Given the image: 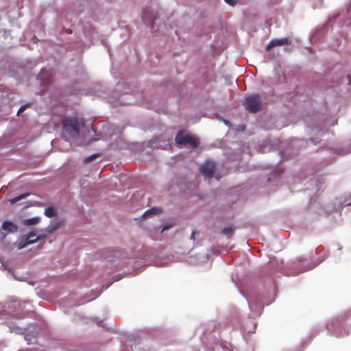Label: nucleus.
<instances>
[{
	"label": "nucleus",
	"instance_id": "12",
	"mask_svg": "<svg viewBox=\"0 0 351 351\" xmlns=\"http://www.w3.org/2000/svg\"><path fill=\"white\" fill-rule=\"evenodd\" d=\"M39 222V218L38 217H33L28 219H26L25 221V224L27 226H32L38 223Z\"/></svg>",
	"mask_w": 351,
	"mask_h": 351
},
{
	"label": "nucleus",
	"instance_id": "3",
	"mask_svg": "<svg viewBox=\"0 0 351 351\" xmlns=\"http://www.w3.org/2000/svg\"><path fill=\"white\" fill-rule=\"evenodd\" d=\"M244 106L252 113L259 111L261 108V100L258 94L247 96L245 99Z\"/></svg>",
	"mask_w": 351,
	"mask_h": 351
},
{
	"label": "nucleus",
	"instance_id": "16",
	"mask_svg": "<svg viewBox=\"0 0 351 351\" xmlns=\"http://www.w3.org/2000/svg\"><path fill=\"white\" fill-rule=\"evenodd\" d=\"M143 19L145 23H147L150 26H152V23H153V21H154L152 18H150V19L149 21H147L145 15L143 14Z\"/></svg>",
	"mask_w": 351,
	"mask_h": 351
},
{
	"label": "nucleus",
	"instance_id": "18",
	"mask_svg": "<svg viewBox=\"0 0 351 351\" xmlns=\"http://www.w3.org/2000/svg\"><path fill=\"white\" fill-rule=\"evenodd\" d=\"M228 4L230 5H234L235 4L234 0H224Z\"/></svg>",
	"mask_w": 351,
	"mask_h": 351
},
{
	"label": "nucleus",
	"instance_id": "13",
	"mask_svg": "<svg viewBox=\"0 0 351 351\" xmlns=\"http://www.w3.org/2000/svg\"><path fill=\"white\" fill-rule=\"evenodd\" d=\"M99 156V154H93L88 157H86L83 160V162L84 164H87L91 161H93V160L96 159L97 158H98Z\"/></svg>",
	"mask_w": 351,
	"mask_h": 351
},
{
	"label": "nucleus",
	"instance_id": "11",
	"mask_svg": "<svg viewBox=\"0 0 351 351\" xmlns=\"http://www.w3.org/2000/svg\"><path fill=\"white\" fill-rule=\"evenodd\" d=\"M234 233V228L230 226L226 227L221 230V234L231 237Z\"/></svg>",
	"mask_w": 351,
	"mask_h": 351
},
{
	"label": "nucleus",
	"instance_id": "8",
	"mask_svg": "<svg viewBox=\"0 0 351 351\" xmlns=\"http://www.w3.org/2000/svg\"><path fill=\"white\" fill-rule=\"evenodd\" d=\"M161 213V210L158 208H152L150 209H148L147 210H146L145 212V213L143 215V217L145 218V217H147L148 216H150V215H156L158 213Z\"/></svg>",
	"mask_w": 351,
	"mask_h": 351
},
{
	"label": "nucleus",
	"instance_id": "14",
	"mask_svg": "<svg viewBox=\"0 0 351 351\" xmlns=\"http://www.w3.org/2000/svg\"><path fill=\"white\" fill-rule=\"evenodd\" d=\"M29 195L28 193H24V194H22V195H20L14 198H13L12 200H11V202L12 203H16L18 201L22 199H24L25 197H27V196Z\"/></svg>",
	"mask_w": 351,
	"mask_h": 351
},
{
	"label": "nucleus",
	"instance_id": "10",
	"mask_svg": "<svg viewBox=\"0 0 351 351\" xmlns=\"http://www.w3.org/2000/svg\"><path fill=\"white\" fill-rule=\"evenodd\" d=\"M45 215L48 217H53L56 215V210L53 207L49 206L45 208Z\"/></svg>",
	"mask_w": 351,
	"mask_h": 351
},
{
	"label": "nucleus",
	"instance_id": "4",
	"mask_svg": "<svg viewBox=\"0 0 351 351\" xmlns=\"http://www.w3.org/2000/svg\"><path fill=\"white\" fill-rule=\"evenodd\" d=\"M201 173L206 178L213 177L215 171V163L213 161H206L199 168Z\"/></svg>",
	"mask_w": 351,
	"mask_h": 351
},
{
	"label": "nucleus",
	"instance_id": "20",
	"mask_svg": "<svg viewBox=\"0 0 351 351\" xmlns=\"http://www.w3.org/2000/svg\"><path fill=\"white\" fill-rule=\"evenodd\" d=\"M347 78H348V84H351V74H348L347 75Z\"/></svg>",
	"mask_w": 351,
	"mask_h": 351
},
{
	"label": "nucleus",
	"instance_id": "5",
	"mask_svg": "<svg viewBox=\"0 0 351 351\" xmlns=\"http://www.w3.org/2000/svg\"><path fill=\"white\" fill-rule=\"evenodd\" d=\"M290 44V40L287 38L282 39H274L269 41L266 46V50L269 51L271 48L276 46L287 45Z\"/></svg>",
	"mask_w": 351,
	"mask_h": 351
},
{
	"label": "nucleus",
	"instance_id": "7",
	"mask_svg": "<svg viewBox=\"0 0 351 351\" xmlns=\"http://www.w3.org/2000/svg\"><path fill=\"white\" fill-rule=\"evenodd\" d=\"M1 228L8 232H15L18 230V226L10 221H4L2 224Z\"/></svg>",
	"mask_w": 351,
	"mask_h": 351
},
{
	"label": "nucleus",
	"instance_id": "2",
	"mask_svg": "<svg viewBox=\"0 0 351 351\" xmlns=\"http://www.w3.org/2000/svg\"><path fill=\"white\" fill-rule=\"evenodd\" d=\"M176 143L179 145H189L192 148H197L199 145V139L184 130L179 131L175 138Z\"/></svg>",
	"mask_w": 351,
	"mask_h": 351
},
{
	"label": "nucleus",
	"instance_id": "15",
	"mask_svg": "<svg viewBox=\"0 0 351 351\" xmlns=\"http://www.w3.org/2000/svg\"><path fill=\"white\" fill-rule=\"evenodd\" d=\"M30 106H31V104H26L21 106L17 112V115H19L21 113H22L26 108H27Z\"/></svg>",
	"mask_w": 351,
	"mask_h": 351
},
{
	"label": "nucleus",
	"instance_id": "9",
	"mask_svg": "<svg viewBox=\"0 0 351 351\" xmlns=\"http://www.w3.org/2000/svg\"><path fill=\"white\" fill-rule=\"evenodd\" d=\"M63 224V222L59 221L56 223L53 226H49L47 228L46 231L48 234H51L56 231Z\"/></svg>",
	"mask_w": 351,
	"mask_h": 351
},
{
	"label": "nucleus",
	"instance_id": "6",
	"mask_svg": "<svg viewBox=\"0 0 351 351\" xmlns=\"http://www.w3.org/2000/svg\"><path fill=\"white\" fill-rule=\"evenodd\" d=\"M46 235H40L36 236V233L34 232H29L25 237V243L23 245L21 246V247H23L26 246L28 244H32L35 242L45 239Z\"/></svg>",
	"mask_w": 351,
	"mask_h": 351
},
{
	"label": "nucleus",
	"instance_id": "19",
	"mask_svg": "<svg viewBox=\"0 0 351 351\" xmlns=\"http://www.w3.org/2000/svg\"><path fill=\"white\" fill-rule=\"evenodd\" d=\"M195 231H192L191 232V239H193V240H195Z\"/></svg>",
	"mask_w": 351,
	"mask_h": 351
},
{
	"label": "nucleus",
	"instance_id": "17",
	"mask_svg": "<svg viewBox=\"0 0 351 351\" xmlns=\"http://www.w3.org/2000/svg\"><path fill=\"white\" fill-rule=\"evenodd\" d=\"M172 227H173V224L166 225V226H163V228H162V229L161 230V233H162V232L169 230Z\"/></svg>",
	"mask_w": 351,
	"mask_h": 351
},
{
	"label": "nucleus",
	"instance_id": "1",
	"mask_svg": "<svg viewBox=\"0 0 351 351\" xmlns=\"http://www.w3.org/2000/svg\"><path fill=\"white\" fill-rule=\"evenodd\" d=\"M84 124L83 119L77 117H69L62 121L63 129L73 138L78 136L80 130Z\"/></svg>",
	"mask_w": 351,
	"mask_h": 351
}]
</instances>
